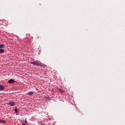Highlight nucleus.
I'll use <instances>...</instances> for the list:
<instances>
[{"instance_id": "f257e3e1", "label": "nucleus", "mask_w": 125, "mask_h": 125, "mask_svg": "<svg viewBox=\"0 0 125 125\" xmlns=\"http://www.w3.org/2000/svg\"><path fill=\"white\" fill-rule=\"evenodd\" d=\"M30 64L35 65L36 66H41V67H43V68L46 67V65L40 62V61H34V62H31Z\"/></svg>"}, {"instance_id": "f03ea898", "label": "nucleus", "mask_w": 125, "mask_h": 125, "mask_svg": "<svg viewBox=\"0 0 125 125\" xmlns=\"http://www.w3.org/2000/svg\"><path fill=\"white\" fill-rule=\"evenodd\" d=\"M8 105H9V106H15V104H14V102H10L8 103Z\"/></svg>"}, {"instance_id": "7ed1b4c3", "label": "nucleus", "mask_w": 125, "mask_h": 125, "mask_svg": "<svg viewBox=\"0 0 125 125\" xmlns=\"http://www.w3.org/2000/svg\"><path fill=\"white\" fill-rule=\"evenodd\" d=\"M9 83H15V81L13 79H11L8 81Z\"/></svg>"}, {"instance_id": "20e7f679", "label": "nucleus", "mask_w": 125, "mask_h": 125, "mask_svg": "<svg viewBox=\"0 0 125 125\" xmlns=\"http://www.w3.org/2000/svg\"><path fill=\"white\" fill-rule=\"evenodd\" d=\"M4 89V86L3 85H0V90H3Z\"/></svg>"}, {"instance_id": "39448f33", "label": "nucleus", "mask_w": 125, "mask_h": 125, "mask_svg": "<svg viewBox=\"0 0 125 125\" xmlns=\"http://www.w3.org/2000/svg\"><path fill=\"white\" fill-rule=\"evenodd\" d=\"M27 95H32V94H34V92L33 91H30L28 93H27Z\"/></svg>"}, {"instance_id": "423d86ee", "label": "nucleus", "mask_w": 125, "mask_h": 125, "mask_svg": "<svg viewBox=\"0 0 125 125\" xmlns=\"http://www.w3.org/2000/svg\"><path fill=\"white\" fill-rule=\"evenodd\" d=\"M5 123H6V122L5 120L0 119V123L5 124Z\"/></svg>"}, {"instance_id": "0eeeda50", "label": "nucleus", "mask_w": 125, "mask_h": 125, "mask_svg": "<svg viewBox=\"0 0 125 125\" xmlns=\"http://www.w3.org/2000/svg\"><path fill=\"white\" fill-rule=\"evenodd\" d=\"M3 47H4V44H0V49L3 48Z\"/></svg>"}, {"instance_id": "6e6552de", "label": "nucleus", "mask_w": 125, "mask_h": 125, "mask_svg": "<svg viewBox=\"0 0 125 125\" xmlns=\"http://www.w3.org/2000/svg\"><path fill=\"white\" fill-rule=\"evenodd\" d=\"M4 52V50L3 49H0V53H3Z\"/></svg>"}, {"instance_id": "1a4fd4ad", "label": "nucleus", "mask_w": 125, "mask_h": 125, "mask_svg": "<svg viewBox=\"0 0 125 125\" xmlns=\"http://www.w3.org/2000/svg\"><path fill=\"white\" fill-rule=\"evenodd\" d=\"M14 111H15V113H17L18 112V110L16 108L14 109Z\"/></svg>"}, {"instance_id": "9d476101", "label": "nucleus", "mask_w": 125, "mask_h": 125, "mask_svg": "<svg viewBox=\"0 0 125 125\" xmlns=\"http://www.w3.org/2000/svg\"><path fill=\"white\" fill-rule=\"evenodd\" d=\"M25 124H27V121H24Z\"/></svg>"}, {"instance_id": "9b49d317", "label": "nucleus", "mask_w": 125, "mask_h": 125, "mask_svg": "<svg viewBox=\"0 0 125 125\" xmlns=\"http://www.w3.org/2000/svg\"><path fill=\"white\" fill-rule=\"evenodd\" d=\"M22 125H26V124L25 123H23Z\"/></svg>"}]
</instances>
